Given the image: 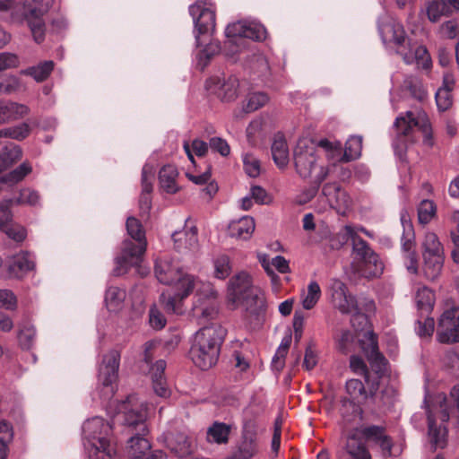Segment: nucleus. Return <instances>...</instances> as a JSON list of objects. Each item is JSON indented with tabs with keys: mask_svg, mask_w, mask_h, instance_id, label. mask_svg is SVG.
<instances>
[{
	"mask_svg": "<svg viewBox=\"0 0 459 459\" xmlns=\"http://www.w3.org/2000/svg\"><path fill=\"white\" fill-rule=\"evenodd\" d=\"M54 69L53 61H44L38 65L30 66L26 69L21 70L20 74L22 75L31 76L36 82H41L46 81L51 74Z\"/></svg>",
	"mask_w": 459,
	"mask_h": 459,
	"instance_id": "obj_35",
	"label": "nucleus"
},
{
	"mask_svg": "<svg viewBox=\"0 0 459 459\" xmlns=\"http://www.w3.org/2000/svg\"><path fill=\"white\" fill-rule=\"evenodd\" d=\"M189 13L194 19L196 44L200 45V35L212 32L215 29V12L199 4L189 6Z\"/></svg>",
	"mask_w": 459,
	"mask_h": 459,
	"instance_id": "obj_12",
	"label": "nucleus"
},
{
	"mask_svg": "<svg viewBox=\"0 0 459 459\" xmlns=\"http://www.w3.org/2000/svg\"><path fill=\"white\" fill-rule=\"evenodd\" d=\"M333 302L334 307L342 314H351V322L359 320L360 324L367 321V317L364 314L359 312L358 307L357 300L354 296L346 294L340 299H336Z\"/></svg>",
	"mask_w": 459,
	"mask_h": 459,
	"instance_id": "obj_26",
	"label": "nucleus"
},
{
	"mask_svg": "<svg viewBox=\"0 0 459 459\" xmlns=\"http://www.w3.org/2000/svg\"><path fill=\"white\" fill-rule=\"evenodd\" d=\"M30 127L27 123L3 128L0 129V141L3 142V143H10L8 139L22 141L30 134Z\"/></svg>",
	"mask_w": 459,
	"mask_h": 459,
	"instance_id": "obj_37",
	"label": "nucleus"
},
{
	"mask_svg": "<svg viewBox=\"0 0 459 459\" xmlns=\"http://www.w3.org/2000/svg\"><path fill=\"white\" fill-rule=\"evenodd\" d=\"M166 368V361L160 359L151 368V377L152 380V386L155 394L160 397H167L169 395V390L164 377V371Z\"/></svg>",
	"mask_w": 459,
	"mask_h": 459,
	"instance_id": "obj_25",
	"label": "nucleus"
},
{
	"mask_svg": "<svg viewBox=\"0 0 459 459\" xmlns=\"http://www.w3.org/2000/svg\"><path fill=\"white\" fill-rule=\"evenodd\" d=\"M321 288L316 281L309 282L307 293L304 294L302 299V306L305 309H312L318 302L321 297Z\"/></svg>",
	"mask_w": 459,
	"mask_h": 459,
	"instance_id": "obj_43",
	"label": "nucleus"
},
{
	"mask_svg": "<svg viewBox=\"0 0 459 459\" xmlns=\"http://www.w3.org/2000/svg\"><path fill=\"white\" fill-rule=\"evenodd\" d=\"M11 203L12 200H5L0 204V230L14 241L22 242L26 238V230L22 226L13 223Z\"/></svg>",
	"mask_w": 459,
	"mask_h": 459,
	"instance_id": "obj_15",
	"label": "nucleus"
},
{
	"mask_svg": "<svg viewBox=\"0 0 459 459\" xmlns=\"http://www.w3.org/2000/svg\"><path fill=\"white\" fill-rule=\"evenodd\" d=\"M31 170L32 168L30 164L28 161H24L16 169L2 176V182L8 185L17 184L29 175Z\"/></svg>",
	"mask_w": 459,
	"mask_h": 459,
	"instance_id": "obj_42",
	"label": "nucleus"
},
{
	"mask_svg": "<svg viewBox=\"0 0 459 459\" xmlns=\"http://www.w3.org/2000/svg\"><path fill=\"white\" fill-rule=\"evenodd\" d=\"M455 11H459V0H432L427 7V15L430 22H436Z\"/></svg>",
	"mask_w": 459,
	"mask_h": 459,
	"instance_id": "obj_19",
	"label": "nucleus"
},
{
	"mask_svg": "<svg viewBox=\"0 0 459 459\" xmlns=\"http://www.w3.org/2000/svg\"><path fill=\"white\" fill-rule=\"evenodd\" d=\"M293 156L296 171L301 178H310L314 171H319L321 166L316 163V146L313 141L300 139L294 149Z\"/></svg>",
	"mask_w": 459,
	"mask_h": 459,
	"instance_id": "obj_9",
	"label": "nucleus"
},
{
	"mask_svg": "<svg viewBox=\"0 0 459 459\" xmlns=\"http://www.w3.org/2000/svg\"><path fill=\"white\" fill-rule=\"evenodd\" d=\"M194 312H195V315L196 316L200 317L201 319L210 320V319H213L215 317L218 311H217L216 306L214 305V301L213 300L211 301L209 299V304L205 307H201V306L195 305L194 307Z\"/></svg>",
	"mask_w": 459,
	"mask_h": 459,
	"instance_id": "obj_59",
	"label": "nucleus"
},
{
	"mask_svg": "<svg viewBox=\"0 0 459 459\" xmlns=\"http://www.w3.org/2000/svg\"><path fill=\"white\" fill-rule=\"evenodd\" d=\"M429 437L430 443L435 448H444L446 445L447 429L442 424H437V419L432 410H427Z\"/></svg>",
	"mask_w": 459,
	"mask_h": 459,
	"instance_id": "obj_24",
	"label": "nucleus"
},
{
	"mask_svg": "<svg viewBox=\"0 0 459 459\" xmlns=\"http://www.w3.org/2000/svg\"><path fill=\"white\" fill-rule=\"evenodd\" d=\"M11 200L10 208L13 204L35 205L39 200V193L33 189L24 188L21 190L17 198Z\"/></svg>",
	"mask_w": 459,
	"mask_h": 459,
	"instance_id": "obj_50",
	"label": "nucleus"
},
{
	"mask_svg": "<svg viewBox=\"0 0 459 459\" xmlns=\"http://www.w3.org/2000/svg\"><path fill=\"white\" fill-rule=\"evenodd\" d=\"M245 458L252 459L259 451L257 439L242 437L237 449Z\"/></svg>",
	"mask_w": 459,
	"mask_h": 459,
	"instance_id": "obj_46",
	"label": "nucleus"
},
{
	"mask_svg": "<svg viewBox=\"0 0 459 459\" xmlns=\"http://www.w3.org/2000/svg\"><path fill=\"white\" fill-rule=\"evenodd\" d=\"M36 336V330L32 325H24L18 333L20 345L24 350L32 347Z\"/></svg>",
	"mask_w": 459,
	"mask_h": 459,
	"instance_id": "obj_53",
	"label": "nucleus"
},
{
	"mask_svg": "<svg viewBox=\"0 0 459 459\" xmlns=\"http://www.w3.org/2000/svg\"><path fill=\"white\" fill-rule=\"evenodd\" d=\"M425 316L423 319L417 320L416 332L420 337H430L434 333L435 321L428 315Z\"/></svg>",
	"mask_w": 459,
	"mask_h": 459,
	"instance_id": "obj_55",
	"label": "nucleus"
},
{
	"mask_svg": "<svg viewBox=\"0 0 459 459\" xmlns=\"http://www.w3.org/2000/svg\"><path fill=\"white\" fill-rule=\"evenodd\" d=\"M126 226L128 235L135 242L131 239L123 241L122 251L116 258L114 269V273L117 276L126 273L130 267L138 265L147 247L145 231L138 219L128 217Z\"/></svg>",
	"mask_w": 459,
	"mask_h": 459,
	"instance_id": "obj_5",
	"label": "nucleus"
},
{
	"mask_svg": "<svg viewBox=\"0 0 459 459\" xmlns=\"http://www.w3.org/2000/svg\"><path fill=\"white\" fill-rule=\"evenodd\" d=\"M437 206L431 200H422L418 206V219L420 224H428L436 215Z\"/></svg>",
	"mask_w": 459,
	"mask_h": 459,
	"instance_id": "obj_45",
	"label": "nucleus"
},
{
	"mask_svg": "<svg viewBox=\"0 0 459 459\" xmlns=\"http://www.w3.org/2000/svg\"><path fill=\"white\" fill-rule=\"evenodd\" d=\"M243 165L246 173L251 178H256L260 174V162L250 153H246L243 157Z\"/></svg>",
	"mask_w": 459,
	"mask_h": 459,
	"instance_id": "obj_57",
	"label": "nucleus"
},
{
	"mask_svg": "<svg viewBox=\"0 0 459 459\" xmlns=\"http://www.w3.org/2000/svg\"><path fill=\"white\" fill-rule=\"evenodd\" d=\"M378 385V382H373L369 386V391L368 393L361 380L350 379L346 382L345 387L347 394L350 395V399L362 403L368 397L374 398L376 396Z\"/></svg>",
	"mask_w": 459,
	"mask_h": 459,
	"instance_id": "obj_21",
	"label": "nucleus"
},
{
	"mask_svg": "<svg viewBox=\"0 0 459 459\" xmlns=\"http://www.w3.org/2000/svg\"><path fill=\"white\" fill-rule=\"evenodd\" d=\"M414 56L418 68H421L427 72L431 70L432 60L426 47L419 46L415 49Z\"/></svg>",
	"mask_w": 459,
	"mask_h": 459,
	"instance_id": "obj_54",
	"label": "nucleus"
},
{
	"mask_svg": "<svg viewBox=\"0 0 459 459\" xmlns=\"http://www.w3.org/2000/svg\"><path fill=\"white\" fill-rule=\"evenodd\" d=\"M386 429L384 426L369 425L362 428L360 433L368 441H373L377 444L385 435Z\"/></svg>",
	"mask_w": 459,
	"mask_h": 459,
	"instance_id": "obj_51",
	"label": "nucleus"
},
{
	"mask_svg": "<svg viewBox=\"0 0 459 459\" xmlns=\"http://www.w3.org/2000/svg\"><path fill=\"white\" fill-rule=\"evenodd\" d=\"M271 151L275 164L280 169L286 167L289 161V149L287 142L281 134L275 135Z\"/></svg>",
	"mask_w": 459,
	"mask_h": 459,
	"instance_id": "obj_32",
	"label": "nucleus"
},
{
	"mask_svg": "<svg viewBox=\"0 0 459 459\" xmlns=\"http://www.w3.org/2000/svg\"><path fill=\"white\" fill-rule=\"evenodd\" d=\"M214 275L216 278L223 280L226 279L230 272V257L226 255H221L214 260Z\"/></svg>",
	"mask_w": 459,
	"mask_h": 459,
	"instance_id": "obj_49",
	"label": "nucleus"
},
{
	"mask_svg": "<svg viewBox=\"0 0 459 459\" xmlns=\"http://www.w3.org/2000/svg\"><path fill=\"white\" fill-rule=\"evenodd\" d=\"M35 267L31 255L22 252L13 255L8 262L9 274L14 278H22Z\"/></svg>",
	"mask_w": 459,
	"mask_h": 459,
	"instance_id": "obj_20",
	"label": "nucleus"
},
{
	"mask_svg": "<svg viewBox=\"0 0 459 459\" xmlns=\"http://www.w3.org/2000/svg\"><path fill=\"white\" fill-rule=\"evenodd\" d=\"M211 82L218 85L217 95L222 101L230 102L238 97L239 82L236 76L222 81L219 77L212 78Z\"/></svg>",
	"mask_w": 459,
	"mask_h": 459,
	"instance_id": "obj_23",
	"label": "nucleus"
},
{
	"mask_svg": "<svg viewBox=\"0 0 459 459\" xmlns=\"http://www.w3.org/2000/svg\"><path fill=\"white\" fill-rule=\"evenodd\" d=\"M415 300L418 309L421 313V317H423L424 315H429L432 311L435 303V294L430 289L422 287L418 290Z\"/></svg>",
	"mask_w": 459,
	"mask_h": 459,
	"instance_id": "obj_36",
	"label": "nucleus"
},
{
	"mask_svg": "<svg viewBox=\"0 0 459 459\" xmlns=\"http://www.w3.org/2000/svg\"><path fill=\"white\" fill-rule=\"evenodd\" d=\"M20 65V59L18 56L9 52L0 53V72L5 71L11 68H16Z\"/></svg>",
	"mask_w": 459,
	"mask_h": 459,
	"instance_id": "obj_60",
	"label": "nucleus"
},
{
	"mask_svg": "<svg viewBox=\"0 0 459 459\" xmlns=\"http://www.w3.org/2000/svg\"><path fill=\"white\" fill-rule=\"evenodd\" d=\"M225 335L226 330L218 325L200 329L189 351V356L194 364L202 370L213 367L218 361Z\"/></svg>",
	"mask_w": 459,
	"mask_h": 459,
	"instance_id": "obj_3",
	"label": "nucleus"
},
{
	"mask_svg": "<svg viewBox=\"0 0 459 459\" xmlns=\"http://www.w3.org/2000/svg\"><path fill=\"white\" fill-rule=\"evenodd\" d=\"M438 403V419L442 424L447 422L450 417H455L459 424V385L451 389L450 400L445 394H439Z\"/></svg>",
	"mask_w": 459,
	"mask_h": 459,
	"instance_id": "obj_16",
	"label": "nucleus"
},
{
	"mask_svg": "<svg viewBox=\"0 0 459 459\" xmlns=\"http://www.w3.org/2000/svg\"><path fill=\"white\" fill-rule=\"evenodd\" d=\"M344 449L350 459H372L367 446L356 434H350L347 437Z\"/></svg>",
	"mask_w": 459,
	"mask_h": 459,
	"instance_id": "obj_30",
	"label": "nucleus"
},
{
	"mask_svg": "<svg viewBox=\"0 0 459 459\" xmlns=\"http://www.w3.org/2000/svg\"><path fill=\"white\" fill-rule=\"evenodd\" d=\"M255 221L252 217L244 216L238 221H233L229 225V234L232 238L248 239L255 230Z\"/></svg>",
	"mask_w": 459,
	"mask_h": 459,
	"instance_id": "obj_28",
	"label": "nucleus"
},
{
	"mask_svg": "<svg viewBox=\"0 0 459 459\" xmlns=\"http://www.w3.org/2000/svg\"><path fill=\"white\" fill-rule=\"evenodd\" d=\"M367 337L368 343H364L362 348L372 367L377 368V372H381L383 371L386 364V359L384 357V355L379 351L377 337L372 332H368L367 333Z\"/></svg>",
	"mask_w": 459,
	"mask_h": 459,
	"instance_id": "obj_22",
	"label": "nucleus"
},
{
	"mask_svg": "<svg viewBox=\"0 0 459 459\" xmlns=\"http://www.w3.org/2000/svg\"><path fill=\"white\" fill-rule=\"evenodd\" d=\"M120 358V352L116 350L104 355L99 368V381L104 386L112 385L117 380Z\"/></svg>",
	"mask_w": 459,
	"mask_h": 459,
	"instance_id": "obj_14",
	"label": "nucleus"
},
{
	"mask_svg": "<svg viewBox=\"0 0 459 459\" xmlns=\"http://www.w3.org/2000/svg\"><path fill=\"white\" fill-rule=\"evenodd\" d=\"M22 88L20 78L15 75H9L0 78V94H12L19 91Z\"/></svg>",
	"mask_w": 459,
	"mask_h": 459,
	"instance_id": "obj_48",
	"label": "nucleus"
},
{
	"mask_svg": "<svg viewBox=\"0 0 459 459\" xmlns=\"http://www.w3.org/2000/svg\"><path fill=\"white\" fill-rule=\"evenodd\" d=\"M155 275L157 280L165 285L175 284L176 291L173 295L162 292L160 301L164 309L169 313H181V303L194 290L196 278L194 275L184 273L180 268L172 263L160 260L155 264Z\"/></svg>",
	"mask_w": 459,
	"mask_h": 459,
	"instance_id": "obj_2",
	"label": "nucleus"
},
{
	"mask_svg": "<svg viewBox=\"0 0 459 459\" xmlns=\"http://www.w3.org/2000/svg\"><path fill=\"white\" fill-rule=\"evenodd\" d=\"M352 265L356 272L366 278L378 277L383 273L384 264L369 244L358 236L352 243Z\"/></svg>",
	"mask_w": 459,
	"mask_h": 459,
	"instance_id": "obj_7",
	"label": "nucleus"
},
{
	"mask_svg": "<svg viewBox=\"0 0 459 459\" xmlns=\"http://www.w3.org/2000/svg\"><path fill=\"white\" fill-rule=\"evenodd\" d=\"M209 146L213 152H219L222 157H227L230 153V147L223 138L212 137L209 140Z\"/></svg>",
	"mask_w": 459,
	"mask_h": 459,
	"instance_id": "obj_61",
	"label": "nucleus"
},
{
	"mask_svg": "<svg viewBox=\"0 0 459 459\" xmlns=\"http://www.w3.org/2000/svg\"><path fill=\"white\" fill-rule=\"evenodd\" d=\"M269 100L267 94L264 92L251 93L247 99L244 110L247 113L257 110L265 105Z\"/></svg>",
	"mask_w": 459,
	"mask_h": 459,
	"instance_id": "obj_52",
	"label": "nucleus"
},
{
	"mask_svg": "<svg viewBox=\"0 0 459 459\" xmlns=\"http://www.w3.org/2000/svg\"><path fill=\"white\" fill-rule=\"evenodd\" d=\"M225 35L229 39L246 38L255 41H263L267 37V31L264 26L260 23L237 22L227 26Z\"/></svg>",
	"mask_w": 459,
	"mask_h": 459,
	"instance_id": "obj_13",
	"label": "nucleus"
},
{
	"mask_svg": "<svg viewBox=\"0 0 459 459\" xmlns=\"http://www.w3.org/2000/svg\"><path fill=\"white\" fill-rule=\"evenodd\" d=\"M13 427L7 421L0 422V459L7 456L8 444L13 440Z\"/></svg>",
	"mask_w": 459,
	"mask_h": 459,
	"instance_id": "obj_44",
	"label": "nucleus"
},
{
	"mask_svg": "<svg viewBox=\"0 0 459 459\" xmlns=\"http://www.w3.org/2000/svg\"><path fill=\"white\" fill-rule=\"evenodd\" d=\"M436 102L439 110H447L453 103L451 92L447 90L438 89L436 93Z\"/></svg>",
	"mask_w": 459,
	"mask_h": 459,
	"instance_id": "obj_63",
	"label": "nucleus"
},
{
	"mask_svg": "<svg viewBox=\"0 0 459 459\" xmlns=\"http://www.w3.org/2000/svg\"><path fill=\"white\" fill-rule=\"evenodd\" d=\"M29 108L26 105L19 104L12 102L6 106H0V121L4 119L2 117V115L4 117L8 116V112H13L17 115V118L22 117L29 113Z\"/></svg>",
	"mask_w": 459,
	"mask_h": 459,
	"instance_id": "obj_58",
	"label": "nucleus"
},
{
	"mask_svg": "<svg viewBox=\"0 0 459 459\" xmlns=\"http://www.w3.org/2000/svg\"><path fill=\"white\" fill-rule=\"evenodd\" d=\"M351 368L357 374L363 375L367 383L369 381V372L364 360L359 356H351L350 359Z\"/></svg>",
	"mask_w": 459,
	"mask_h": 459,
	"instance_id": "obj_62",
	"label": "nucleus"
},
{
	"mask_svg": "<svg viewBox=\"0 0 459 459\" xmlns=\"http://www.w3.org/2000/svg\"><path fill=\"white\" fill-rule=\"evenodd\" d=\"M437 340L441 343L459 342V307L446 309L437 325Z\"/></svg>",
	"mask_w": 459,
	"mask_h": 459,
	"instance_id": "obj_11",
	"label": "nucleus"
},
{
	"mask_svg": "<svg viewBox=\"0 0 459 459\" xmlns=\"http://www.w3.org/2000/svg\"><path fill=\"white\" fill-rule=\"evenodd\" d=\"M358 236L359 235L353 227L346 225L342 227V230L333 238L332 243H340L341 245H343L351 240L352 244Z\"/></svg>",
	"mask_w": 459,
	"mask_h": 459,
	"instance_id": "obj_56",
	"label": "nucleus"
},
{
	"mask_svg": "<svg viewBox=\"0 0 459 459\" xmlns=\"http://www.w3.org/2000/svg\"><path fill=\"white\" fill-rule=\"evenodd\" d=\"M362 136L359 135L350 137L346 142L344 153L341 160L348 162L359 158L362 150Z\"/></svg>",
	"mask_w": 459,
	"mask_h": 459,
	"instance_id": "obj_39",
	"label": "nucleus"
},
{
	"mask_svg": "<svg viewBox=\"0 0 459 459\" xmlns=\"http://www.w3.org/2000/svg\"><path fill=\"white\" fill-rule=\"evenodd\" d=\"M394 126L398 134L405 137L411 136L413 129L418 128L424 134L425 143L432 145L430 125L424 114L416 117L413 112L407 111L405 116L395 119Z\"/></svg>",
	"mask_w": 459,
	"mask_h": 459,
	"instance_id": "obj_10",
	"label": "nucleus"
},
{
	"mask_svg": "<svg viewBox=\"0 0 459 459\" xmlns=\"http://www.w3.org/2000/svg\"><path fill=\"white\" fill-rule=\"evenodd\" d=\"M424 265H423V273L425 277L428 280L435 281L438 278L441 273L443 264H444V255H423Z\"/></svg>",
	"mask_w": 459,
	"mask_h": 459,
	"instance_id": "obj_34",
	"label": "nucleus"
},
{
	"mask_svg": "<svg viewBox=\"0 0 459 459\" xmlns=\"http://www.w3.org/2000/svg\"><path fill=\"white\" fill-rule=\"evenodd\" d=\"M126 299V291L116 286H110L105 294V302L109 311H116Z\"/></svg>",
	"mask_w": 459,
	"mask_h": 459,
	"instance_id": "obj_40",
	"label": "nucleus"
},
{
	"mask_svg": "<svg viewBox=\"0 0 459 459\" xmlns=\"http://www.w3.org/2000/svg\"><path fill=\"white\" fill-rule=\"evenodd\" d=\"M3 151L0 152V172L12 166L14 162L20 160L22 157V152L19 145L13 143H2Z\"/></svg>",
	"mask_w": 459,
	"mask_h": 459,
	"instance_id": "obj_33",
	"label": "nucleus"
},
{
	"mask_svg": "<svg viewBox=\"0 0 459 459\" xmlns=\"http://www.w3.org/2000/svg\"><path fill=\"white\" fill-rule=\"evenodd\" d=\"M17 306L15 295L9 290H0V307L14 310Z\"/></svg>",
	"mask_w": 459,
	"mask_h": 459,
	"instance_id": "obj_64",
	"label": "nucleus"
},
{
	"mask_svg": "<svg viewBox=\"0 0 459 459\" xmlns=\"http://www.w3.org/2000/svg\"><path fill=\"white\" fill-rule=\"evenodd\" d=\"M111 433V425L100 417H94L83 423L84 447L89 459H117Z\"/></svg>",
	"mask_w": 459,
	"mask_h": 459,
	"instance_id": "obj_4",
	"label": "nucleus"
},
{
	"mask_svg": "<svg viewBox=\"0 0 459 459\" xmlns=\"http://www.w3.org/2000/svg\"><path fill=\"white\" fill-rule=\"evenodd\" d=\"M228 297L230 302L236 307H243L250 316L258 317L265 311L264 298L254 288L250 275L245 272L230 279Z\"/></svg>",
	"mask_w": 459,
	"mask_h": 459,
	"instance_id": "obj_6",
	"label": "nucleus"
},
{
	"mask_svg": "<svg viewBox=\"0 0 459 459\" xmlns=\"http://www.w3.org/2000/svg\"><path fill=\"white\" fill-rule=\"evenodd\" d=\"M178 171L174 165H165L159 172V181L160 187L169 194H175L178 191L176 179Z\"/></svg>",
	"mask_w": 459,
	"mask_h": 459,
	"instance_id": "obj_31",
	"label": "nucleus"
},
{
	"mask_svg": "<svg viewBox=\"0 0 459 459\" xmlns=\"http://www.w3.org/2000/svg\"><path fill=\"white\" fill-rule=\"evenodd\" d=\"M167 447L176 456L183 458L192 452V441L185 432H171L166 437Z\"/></svg>",
	"mask_w": 459,
	"mask_h": 459,
	"instance_id": "obj_18",
	"label": "nucleus"
},
{
	"mask_svg": "<svg viewBox=\"0 0 459 459\" xmlns=\"http://www.w3.org/2000/svg\"><path fill=\"white\" fill-rule=\"evenodd\" d=\"M54 0H24V13L28 25L37 43L45 39V22L43 16L53 5Z\"/></svg>",
	"mask_w": 459,
	"mask_h": 459,
	"instance_id": "obj_8",
	"label": "nucleus"
},
{
	"mask_svg": "<svg viewBox=\"0 0 459 459\" xmlns=\"http://www.w3.org/2000/svg\"><path fill=\"white\" fill-rule=\"evenodd\" d=\"M322 194L326 197L329 205L333 208L348 205L349 198L338 183H327L323 186Z\"/></svg>",
	"mask_w": 459,
	"mask_h": 459,
	"instance_id": "obj_27",
	"label": "nucleus"
},
{
	"mask_svg": "<svg viewBox=\"0 0 459 459\" xmlns=\"http://www.w3.org/2000/svg\"><path fill=\"white\" fill-rule=\"evenodd\" d=\"M360 403L348 397L341 399L340 413L342 419L347 422L353 421L362 413Z\"/></svg>",
	"mask_w": 459,
	"mask_h": 459,
	"instance_id": "obj_38",
	"label": "nucleus"
},
{
	"mask_svg": "<svg viewBox=\"0 0 459 459\" xmlns=\"http://www.w3.org/2000/svg\"><path fill=\"white\" fill-rule=\"evenodd\" d=\"M423 255H443L444 249L437 236L433 232H427L422 241Z\"/></svg>",
	"mask_w": 459,
	"mask_h": 459,
	"instance_id": "obj_41",
	"label": "nucleus"
},
{
	"mask_svg": "<svg viewBox=\"0 0 459 459\" xmlns=\"http://www.w3.org/2000/svg\"><path fill=\"white\" fill-rule=\"evenodd\" d=\"M146 418V406L138 403L135 395L127 396L114 417V422L123 426L122 434L128 437L127 455L134 459H143L151 450V443L146 437L149 432Z\"/></svg>",
	"mask_w": 459,
	"mask_h": 459,
	"instance_id": "obj_1",
	"label": "nucleus"
},
{
	"mask_svg": "<svg viewBox=\"0 0 459 459\" xmlns=\"http://www.w3.org/2000/svg\"><path fill=\"white\" fill-rule=\"evenodd\" d=\"M197 233L198 230L195 226H192L182 231L174 232L172 238L175 249L183 254L196 251L199 247Z\"/></svg>",
	"mask_w": 459,
	"mask_h": 459,
	"instance_id": "obj_17",
	"label": "nucleus"
},
{
	"mask_svg": "<svg viewBox=\"0 0 459 459\" xmlns=\"http://www.w3.org/2000/svg\"><path fill=\"white\" fill-rule=\"evenodd\" d=\"M231 427L224 422L214 421L207 429L206 439L209 443L227 445L230 440Z\"/></svg>",
	"mask_w": 459,
	"mask_h": 459,
	"instance_id": "obj_29",
	"label": "nucleus"
},
{
	"mask_svg": "<svg viewBox=\"0 0 459 459\" xmlns=\"http://www.w3.org/2000/svg\"><path fill=\"white\" fill-rule=\"evenodd\" d=\"M328 172L329 170L326 167L319 168V171L316 174L311 186L304 192L306 201H310L316 195L320 185L327 178Z\"/></svg>",
	"mask_w": 459,
	"mask_h": 459,
	"instance_id": "obj_47",
	"label": "nucleus"
}]
</instances>
